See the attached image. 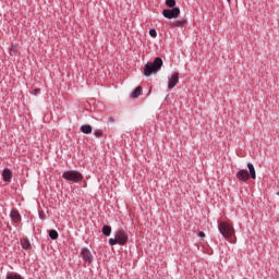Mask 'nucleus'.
<instances>
[{
	"label": "nucleus",
	"mask_w": 279,
	"mask_h": 279,
	"mask_svg": "<svg viewBox=\"0 0 279 279\" xmlns=\"http://www.w3.org/2000/svg\"><path fill=\"white\" fill-rule=\"evenodd\" d=\"M247 169L239 170L235 174L236 180H239L240 182H247L250 178H252V180H256V168H254V163L248 162Z\"/></svg>",
	"instance_id": "1"
},
{
	"label": "nucleus",
	"mask_w": 279,
	"mask_h": 279,
	"mask_svg": "<svg viewBox=\"0 0 279 279\" xmlns=\"http://www.w3.org/2000/svg\"><path fill=\"white\" fill-rule=\"evenodd\" d=\"M162 64L163 61L160 57H156L153 62H147L144 69L145 77H149L150 75L158 73V71L162 69Z\"/></svg>",
	"instance_id": "2"
},
{
	"label": "nucleus",
	"mask_w": 279,
	"mask_h": 279,
	"mask_svg": "<svg viewBox=\"0 0 279 279\" xmlns=\"http://www.w3.org/2000/svg\"><path fill=\"white\" fill-rule=\"evenodd\" d=\"M62 178L63 180H66V182H73L74 184H77L84 180V174H82V172L78 170H68L62 173Z\"/></svg>",
	"instance_id": "3"
},
{
	"label": "nucleus",
	"mask_w": 279,
	"mask_h": 279,
	"mask_svg": "<svg viewBox=\"0 0 279 279\" xmlns=\"http://www.w3.org/2000/svg\"><path fill=\"white\" fill-rule=\"evenodd\" d=\"M218 231L223 239H232L234 236V227L226 221L218 222Z\"/></svg>",
	"instance_id": "4"
},
{
	"label": "nucleus",
	"mask_w": 279,
	"mask_h": 279,
	"mask_svg": "<svg viewBox=\"0 0 279 279\" xmlns=\"http://www.w3.org/2000/svg\"><path fill=\"white\" fill-rule=\"evenodd\" d=\"M179 14H180V8L178 7L162 10V16L168 20L178 19Z\"/></svg>",
	"instance_id": "5"
},
{
	"label": "nucleus",
	"mask_w": 279,
	"mask_h": 279,
	"mask_svg": "<svg viewBox=\"0 0 279 279\" xmlns=\"http://www.w3.org/2000/svg\"><path fill=\"white\" fill-rule=\"evenodd\" d=\"M179 82H180V73L172 72L171 75L168 77L169 90H173L174 86H178Z\"/></svg>",
	"instance_id": "6"
},
{
	"label": "nucleus",
	"mask_w": 279,
	"mask_h": 279,
	"mask_svg": "<svg viewBox=\"0 0 279 279\" xmlns=\"http://www.w3.org/2000/svg\"><path fill=\"white\" fill-rule=\"evenodd\" d=\"M116 239L118 240V245H125L128 243V233L120 229L114 234Z\"/></svg>",
	"instance_id": "7"
},
{
	"label": "nucleus",
	"mask_w": 279,
	"mask_h": 279,
	"mask_svg": "<svg viewBox=\"0 0 279 279\" xmlns=\"http://www.w3.org/2000/svg\"><path fill=\"white\" fill-rule=\"evenodd\" d=\"M81 255H82L84 263H88L89 265H90V263H93V253L89 251L88 247H83L81 250Z\"/></svg>",
	"instance_id": "8"
},
{
	"label": "nucleus",
	"mask_w": 279,
	"mask_h": 279,
	"mask_svg": "<svg viewBox=\"0 0 279 279\" xmlns=\"http://www.w3.org/2000/svg\"><path fill=\"white\" fill-rule=\"evenodd\" d=\"M10 219L13 221V223H21L23 218L21 217L19 209L13 208L10 213Z\"/></svg>",
	"instance_id": "9"
},
{
	"label": "nucleus",
	"mask_w": 279,
	"mask_h": 279,
	"mask_svg": "<svg viewBox=\"0 0 279 279\" xmlns=\"http://www.w3.org/2000/svg\"><path fill=\"white\" fill-rule=\"evenodd\" d=\"M2 180L4 182H10V180H12V170L4 168L2 171Z\"/></svg>",
	"instance_id": "10"
},
{
	"label": "nucleus",
	"mask_w": 279,
	"mask_h": 279,
	"mask_svg": "<svg viewBox=\"0 0 279 279\" xmlns=\"http://www.w3.org/2000/svg\"><path fill=\"white\" fill-rule=\"evenodd\" d=\"M20 244L23 250H32V242L29 241L28 238H22L20 240Z\"/></svg>",
	"instance_id": "11"
},
{
	"label": "nucleus",
	"mask_w": 279,
	"mask_h": 279,
	"mask_svg": "<svg viewBox=\"0 0 279 279\" xmlns=\"http://www.w3.org/2000/svg\"><path fill=\"white\" fill-rule=\"evenodd\" d=\"M5 279H23V276L16 271H8L5 275Z\"/></svg>",
	"instance_id": "12"
},
{
	"label": "nucleus",
	"mask_w": 279,
	"mask_h": 279,
	"mask_svg": "<svg viewBox=\"0 0 279 279\" xmlns=\"http://www.w3.org/2000/svg\"><path fill=\"white\" fill-rule=\"evenodd\" d=\"M141 93H143V87L137 86L131 94V97L133 99H138V97H141Z\"/></svg>",
	"instance_id": "13"
},
{
	"label": "nucleus",
	"mask_w": 279,
	"mask_h": 279,
	"mask_svg": "<svg viewBox=\"0 0 279 279\" xmlns=\"http://www.w3.org/2000/svg\"><path fill=\"white\" fill-rule=\"evenodd\" d=\"M81 132L83 134H90L93 132V126H90V124H83L81 126Z\"/></svg>",
	"instance_id": "14"
},
{
	"label": "nucleus",
	"mask_w": 279,
	"mask_h": 279,
	"mask_svg": "<svg viewBox=\"0 0 279 279\" xmlns=\"http://www.w3.org/2000/svg\"><path fill=\"white\" fill-rule=\"evenodd\" d=\"M102 234L105 236H110V234H112V227L108 226V225H105L102 227Z\"/></svg>",
	"instance_id": "15"
},
{
	"label": "nucleus",
	"mask_w": 279,
	"mask_h": 279,
	"mask_svg": "<svg viewBox=\"0 0 279 279\" xmlns=\"http://www.w3.org/2000/svg\"><path fill=\"white\" fill-rule=\"evenodd\" d=\"M59 236L60 234L56 230L52 229L49 231V239H51L52 241H57Z\"/></svg>",
	"instance_id": "16"
},
{
	"label": "nucleus",
	"mask_w": 279,
	"mask_h": 279,
	"mask_svg": "<svg viewBox=\"0 0 279 279\" xmlns=\"http://www.w3.org/2000/svg\"><path fill=\"white\" fill-rule=\"evenodd\" d=\"M174 27H182V25H186V20L181 19L173 22Z\"/></svg>",
	"instance_id": "17"
},
{
	"label": "nucleus",
	"mask_w": 279,
	"mask_h": 279,
	"mask_svg": "<svg viewBox=\"0 0 279 279\" xmlns=\"http://www.w3.org/2000/svg\"><path fill=\"white\" fill-rule=\"evenodd\" d=\"M94 136H96V138H101V136H104V131L102 130H95L94 131Z\"/></svg>",
	"instance_id": "18"
},
{
	"label": "nucleus",
	"mask_w": 279,
	"mask_h": 279,
	"mask_svg": "<svg viewBox=\"0 0 279 279\" xmlns=\"http://www.w3.org/2000/svg\"><path fill=\"white\" fill-rule=\"evenodd\" d=\"M166 5L168 8H175V0H166Z\"/></svg>",
	"instance_id": "19"
},
{
	"label": "nucleus",
	"mask_w": 279,
	"mask_h": 279,
	"mask_svg": "<svg viewBox=\"0 0 279 279\" xmlns=\"http://www.w3.org/2000/svg\"><path fill=\"white\" fill-rule=\"evenodd\" d=\"M109 245H119V242L117 240V235H114V238L109 239Z\"/></svg>",
	"instance_id": "20"
},
{
	"label": "nucleus",
	"mask_w": 279,
	"mask_h": 279,
	"mask_svg": "<svg viewBox=\"0 0 279 279\" xmlns=\"http://www.w3.org/2000/svg\"><path fill=\"white\" fill-rule=\"evenodd\" d=\"M148 34L149 36H151V38H156V36H158V32H156V28H150Z\"/></svg>",
	"instance_id": "21"
},
{
	"label": "nucleus",
	"mask_w": 279,
	"mask_h": 279,
	"mask_svg": "<svg viewBox=\"0 0 279 279\" xmlns=\"http://www.w3.org/2000/svg\"><path fill=\"white\" fill-rule=\"evenodd\" d=\"M38 93H40V88H35L31 94L36 97V95H38Z\"/></svg>",
	"instance_id": "22"
},
{
	"label": "nucleus",
	"mask_w": 279,
	"mask_h": 279,
	"mask_svg": "<svg viewBox=\"0 0 279 279\" xmlns=\"http://www.w3.org/2000/svg\"><path fill=\"white\" fill-rule=\"evenodd\" d=\"M198 236H199L201 239H204V238L206 236V233H205L204 231H199V232H198Z\"/></svg>",
	"instance_id": "23"
},
{
	"label": "nucleus",
	"mask_w": 279,
	"mask_h": 279,
	"mask_svg": "<svg viewBox=\"0 0 279 279\" xmlns=\"http://www.w3.org/2000/svg\"><path fill=\"white\" fill-rule=\"evenodd\" d=\"M108 121H109V123H114V118L113 117H109Z\"/></svg>",
	"instance_id": "24"
},
{
	"label": "nucleus",
	"mask_w": 279,
	"mask_h": 279,
	"mask_svg": "<svg viewBox=\"0 0 279 279\" xmlns=\"http://www.w3.org/2000/svg\"><path fill=\"white\" fill-rule=\"evenodd\" d=\"M227 2H228V3H232V1H231V0H227Z\"/></svg>",
	"instance_id": "25"
},
{
	"label": "nucleus",
	"mask_w": 279,
	"mask_h": 279,
	"mask_svg": "<svg viewBox=\"0 0 279 279\" xmlns=\"http://www.w3.org/2000/svg\"><path fill=\"white\" fill-rule=\"evenodd\" d=\"M276 195H278V196H279V192H277V193H276Z\"/></svg>",
	"instance_id": "26"
}]
</instances>
